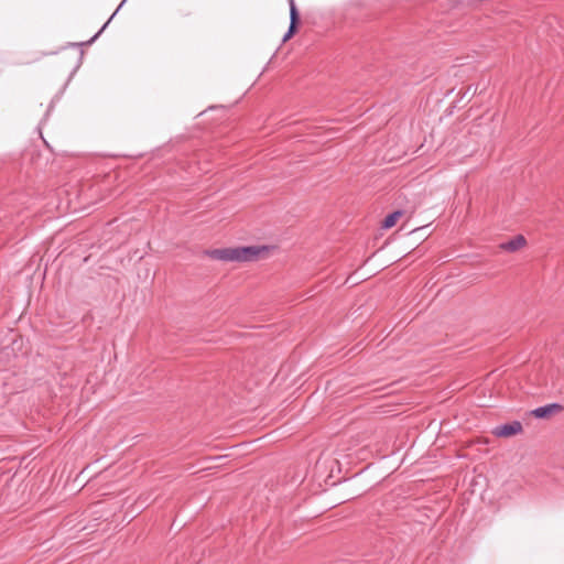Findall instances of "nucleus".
<instances>
[{"mask_svg": "<svg viewBox=\"0 0 564 564\" xmlns=\"http://www.w3.org/2000/svg\"><path fill=\"white\" fill-rule=\"evenodd\" d=\"M84 43H73V46H82Z\"/></svg>", "mask_w": 564, "mask_h": 564, "instance_id": "obj_13", "label": "nucleus"}, {"mask_svg": "<svg viewBox=\"0 0 564 564\" xmlns=\"http://www.w3.org/2000/svg\"><path fill=\"white\" fill-rule=\"evenodd\" d=\"M290 7V24L289 29L283 35L282 42L289 41L297 31L300 23V12L295 4V0H288Z\"/></svg>", "mask_w": 564, "mask_h": 564, "instance_id": "obj_2", "label": "nucleus"}, {"mask_svg": "<svg viewBox=\"0 0 564 564\" xmlns=\"http://www.w3.org/2000/svg\"><path fill=\"white\" fill-rule=\"evenodd\" d=\"M456 458L462 459V458H466V456H465V455H463V454H457V457H456Z\"/></svg>", "mask_w": 564, "mask_h": 564, "instance_id": "obj_12", "label": "nucleus"}, {"mask_svg": "<svg viewBox=\"0 0 564 564\" xmlns=\"http://www.w3.org/2000/svg\"><path fill=\"white\" fill-rule=\"evenodd\" d=\"M395 453H391V454H383L381 455L379 458H383V459H387V458H390L391 455H394Z\"/></svg>", "mask_w": 564, "mask_h": 564, "instance_id": "obj_11", "label": "nucleus"}, {"mask_svg": "<svg viewBox=\"0 0 564 564\" xmlns=\"http://www.w3.org/2000/svg\"><path fill=\"white\" fill-rule=\"evenodd\" d=\"M242 454H235V453H226V454H215V455H206L203 458H240Z\"/></svg>", "mask_w": 564, "mask_h": 564, "instance_id": "obj_9", "label": "nucleus"}, {"mask_svg": "<svg viewBox=\"0 0 564 564\" xmlns=\"http://www.w3.org/2000/svg\"><path fill=\"white\" fill-rule=\"evenodd\" d=\"M402 214H403L402 210H394V212L388 214L381 223L382 228L389 229V228L393 227L397 224V221L399 220V218L402 216Z\"/></svg>", "mask_w": 564, "mask_h": 564, "instance_id": "obj_5", "label": "nucleus"}, {"mask_svg": "<svg viewBox=\"0 0 564 564\" xmlns=\"http://www.w3.org/2000/svg\"><path fill=\"white\" fill-rule=\"evenodd\" d=\"M332 463L338 465L339 464V460L338 459H335V460H332Z\"/></svg>", "mask_w": 564, "mask_h": 564, "instance_id": "obj_14", "label": "nucleus"}, {"mask_svg": "<svg viewBox=\"0 0 564 564\" xmlns=\"http://www.w3.org/2000/svg\"><path fill=\"white\" fill-rule=\"evenodd\" d=\"M562 409L563 406L560 403L554 402L535 408L531 411V414L536 419H547Z\"/></svg>", "mask_w": 564, "mask_h": 564, "instance_id": "obj_4", "label": "nucleus"}, {"mask_svg": "<svg viewBox=\"0 0 564 564\" xmlns=\"http://www.w3.org/2000/svg\"><path fill=\"white\" fill-rule=\"evenodd\" d=\"M265 251V247L243 246L235 248L210 249L206 250L205 254L210 259L223 262H249L257 260L258 257Z\"/></svg>", "mask_w": 564, "mask_h": 564, "instance_id": "obj_1", "label": "nucleus"}, {"mask_svg": "<svg viewBox=\"0 0 564 564\" xmlns=\"http://www.w3.org/2000/svg\"><path fill=\"white\" fill-rule=\"evenodd\" d=\"M522 431V424L519 421H511L494 429V435L498 437H510Z\"/></svg>", "mask_w": 564, "mask_h": 564, "instance_id": "obj_3", "label": "nucleus"}, {"mask_svg": "<svg viewBox=\"0 0 564 564\" xmlns=\"http://www.w3.org/2000/svg\"><path fill=\"white\" fill-rule=\"evenodd\" d=\"M127 0H122L121 3L118 6V8L116 9V11L111 14V17L108 19V21L101 26V29L89 40L86 42V44H91L94 43L98 36L104 32V30L108 26V24L110 23V21L113 19V17L118 13V11L122 8V6L126 3Z\"/></svg>", "mask_w": 564, "mask_h": 564, "instance_id": "obj_8", "label": "nucleus"}, {"mask_svg": "<svg viewBox=\"0 0 564 564\" xmlns=\"http://www.w3.org/2000/svg\"><path fill=\"white\" fill-rule=\"evenodd\" d=\"M524 245H525V238L523 236L519 235V236H516L514 238H512L511 240L507 241L506 243H503L502 248L508 251H516Z\"/></svg>", "mask_w": 564, "mask_h": 564, "instance_id": "obj_6", "label": "nucleus"}, {"mask_svg": "<svg viewBox=\"0 0 564 564\" xmlns=\"http://www.w3.org/2000/svg\"><path fill=\"white\" fill-rule=\"evenodd\" d=\"M408 456V453H405L403 456H402V459H405Z\"/></svg>", "mask_w": 564, "mask_h": 564, "instance_id": "obj_15", "label": "nucleus"}, {"mask_svg": "<svg viewBox=\"0 0 564 564\" xmlns=\"http://www.w3.org/2000/svg\"><path fill=\"white\" fill-rule=\"evenodd\" d=\"M127 0H122L121 3L118 6V8L116 9V11L111 14V17L108 19V21L101 26V29L89 40L86 42V44H91L94 43L98 36L104 32V30L108 26V24L110 23V21L113 19V17L118 13V11L122 8V6L126 3Z\"/></svg>", "mask_w": 564, "mask_h": 564, "instance_id": "obj_7", "label": "nucleus"}, {"mask_svg": "<svg viewBox=\"0 0 564 564\" xmlns=\"http://www.w3.org/2000/svg\"><path fill=\"white\" fill-rule=\"evenodd\" d=\"M83 56H84V52H83V51H80V53H79V59H78L77 65H76V66H75V68H74V72H76V70L79 68V66H80V64H82V61H83Z\"/></svg>", "mask_w": 564, "mask_h": 564, "instance_id": "obj_10", "label": "nucleus"}]
</instances>
